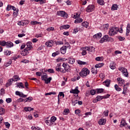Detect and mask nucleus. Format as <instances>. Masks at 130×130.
<instances>
[{
	"label": "nucleus",
	"instance_id": "obj_4",
	"mask_svg": "<svg viewBox=\"0 0 130 130\" xmlns=\"http://www.w3.org/2000/svg\"><path fill=\"white\" fill-rule=\"evenodd\" d=\"M57 15L58 16H60V17H63L64 19H67L68 18V13H66V12L63 11H60L57 12Z\"/></svg>",
	"mask_w": 130,
	"mask_h": 130
},
{
	"label": "nucleus",
	"instance_id": "obj_62",
	"mask_svg": "<svg viewBox=\"0 0 130 130\" xmlns=\"http://www.w3.org/2000/svg\"><path fill=\"white\" fill-rule=\"evenodd\" d=\"M100 77L101 79H104L105 78V75L103 73L100 74Z\"/></svg>",
	"mask_w": 130,
	"mask_h": 130
},
{
	"label": "nucleus",
	"instance_id": "obj_61",
	"mask_svg": "<svg viewBox=\"0 0 130 130\" xmlns=\"http://www.w3.org/2000/svg\"><path fill=\"white\" fill-rule=\"evenodd\" d=\"M66 44V49L67 48H69V49H71V46L70 45V44L69 43H67L65 44Z\"/></svg>",
	"mask_w": 130,
	"mask_h": 130
},
{
	"label": "nucleus",
	"instance_id": "obj_5",
	"mask_svg": "<svg viewBox=\"0 0 130 130\" xmlns=\"http://www.w3.org/2000/svg\"><path fill=\"white\" fill-rule=\"evenodd\" d=\"M119 71L122 72L123 75L124 77H128V72H127V70L123 67H120L118 69Z\"/></svg>",
	"mask_w": 130,
	"mask_h": 130
},
{
	"label": "nucleus",
	"instance_id": "obj_7",
	"mask_svg": "<svg viewBox=\"0 0 130 130\" xmlns=\"http://www.w3.org/2000/svg\"><path fill=\"white\" fill-rule=\"evenodd\" d=\"M95 9V6L94 5H89L86 9L87 13H90V12H93Z\"/></svg>",
	"mask_w": 130,
	"mask_h": 130
},
{
	"label": "nucleus",
	"instance_id": "obj_50",
	"mask_svg": "<svg viewBox=\"0 0 130 130\" xmlns=\"http://www.w3.org/2000/svg\"><path fill=\"white\" fill-rule=\"evenodd\" d=\"M59 96H60V97L62 96V98H64V94L62 92H60L58 95V98H59Z\"/></svg>",
	"mask_w": 130,
	"mask_h": 130
},
{
	"label": "nucleus",
	"instance_id": "obj_21",
	"mask_svg": "<svg viewBox=\"0 0 130 130\" xmlns=\"http://www.w3.org/2000/svg\"><path fill=\"white\" fill-rule=\"evenodd\" d=\"M130 32V24L129 23H128L126 26V35L127 36H128V34H129Z\"/></svg>",
	"mask_w": 130,
	"mask_h": 130
},
{
	"label": "nucleus",
	"instance_id": "obj_53",
	"mask_svg": "<svg viewBox=\"0 0 130 130\" xmlns=\"http://www.w3.org/2000/svg\"><path fill=\"white\" fill-rule=\"evenodd\" d=\"M1 45H2V46H6V45H7V42L5 41H1Z\"/></svg>",
	"mask_w": 130,
	"mask_h": 130
},
{
	"label": "nucleus",
	"instance_id": "obj_63",
	"mask_svg": "<svg viewBox=\"0 0 130 130\" xmlns=\"http://www.w3.org/2000/svg\"><path fill=\"white\" fill-rule=\"evenodd\" d=\"M5 125L7 128H9V127H10L11 126V124L9 122H5Z\"/></svg>",
	"mask_w": 130,
	"mask_h": 130
},
{
	"label": "nucleus",
	"instance_id": "obj_37",
	"mask_svg": "<svg viewBox=\"0 0 130 130\" xmlns=\"http://www.w3.org/2000/svg\"><path fill=\"white\" fill-rule=\"evenodd\" d=\"M103 66H104V64L103 63H98L95 66V68H96V69L99 68H102Z\"/></svg>",
	"mask_w": 130,
	"mask_h": 130
},
{
	"label": "nucleus",
	"instance_id": "obj_9",
	"mask_svg": "<svg viewBox=\"0 0 130 130\" xmlns=\"http://www.w3.org/2000/svg\"><path fill=\"white\" fill-rule=\"evenodd\" d=\"M33 48V44H32V42H27L26 43V49L27 50L30 51L31 49Z\"/></svg>",
	"mask_w": 130,
	"mask_h": 130
},
{
	"label": "nucleus",
	"instance_id": "obj_27",
	"mask_svg": "<svg viewBox=\"0 0 130 130\" xmlns=\"http://www.w3.org/2000/svg\"><path fill=\"white\" fill-rule=\"evenodd\" d=\"M118 9V6H117V4H114L112 5L111 7L112 11H115Z\"/></svg>",
	"mask_w": 130,
	"mask_h": 130
},
{
	"label": "nucleus",
	"instance_id": "obj_12",
	"mask_svg": "<svg viewBox=\"0 0 130 130\" xmlns=\"http://www.w3.org/2000/svg\"><path fill=\"white\" fill-rule=\"evenodd\" d=\"M78 89L79 87L77 86L75 89L71 90L70 93H72L73 94H79V93H80V90H79Z\"/></svg>",
	"mask_w": 130,
	"mask_h": 130
},
{
	"label": "nucleus",
	"instance_id": "obj_8",
	"mask_svg": "<svg viewBox=\"0 0 130 130\" xmlns=\"http://www.w3.org/2000/svg\"><path fill=\"white\" fill-rule=\"evenodd\" d=\"M17 24L19 26H25V25L29 24V21L27 20H22L21 21H19Z\"/></svg>",
	"mask_w": 130,
	"mask_h": 130
},
{
	"label": "nucleus",
	"instance_id": "obj_48",
	"mask_svg": "<svg viewBox=\"0 0 130 130\" xmlns=\"http://www.w3.org/2000/svg\"><path fill=\"white\" fill-rule=\"evenodd\" d=\"M37 3H38V2H40V4L41 5H42V4H45V0H35Z\"/></svg>",
	"mask_w": 130,
	"mask_h": 130
},
{
	"label": "nucleus",
	"instance_id": "obj_41",
	"mask_svg": "<svg viewBox=\"0 0 130 130\" xmlns=\"http://www.w3.org/2000/svg\"><path fill=\"white\" fill-rule=\"evenodd\" d=\"M69 113L70 110H69V109H65L63 111V114H64V115H67V114H69Z\"/></svg>",
	"mask_w": 130,
	"mask_h": 130
},
{
	"label": "nucleus",
	"instance_id": "obj_54",
	"mask_svg": "<svg viewBox=\"0 0 130 130\" xmlns=\"http://www.w3.org/2000/svg\"><path fill=\"white\" fill-rule=\"evenodd\" d=\"M55 43L57 45H61L63 44V42H62V41H57L55 42Z\"/></svg>",
	"mask_w": 130,
	"mask_h": 130
},
{
	"label": "nucleus",
	"instance_id": "obj_58",
	"mask_svg": "<svg viewBox=\"0 0 130 130\" xmlns=\"http://www.w3.org/2000/svg\"><path fill=\"white\" fill-rule=\"evenodd\" d=\"M59 54V52L57 51L56 52L53 53L52 55V56L54 57V56H56V55Z\"/></svg>",
	"mask_w": 130,
	"mask_h": 130
},
{
	"label": "nucleus",
	"instance_id": "obj_64",
	"mask_svg": "<svg viewBox=\"0 0 130 130\" xmlns=\"http://www.w3.org/2000/svg\"><path fill=\"white\" fill-rule=\"evenodd\" d=\"M47 31H53L54 30V27H49L47 29Z\"/></svg>",
	"mask_w": 130,
	"mask_h": 130
},
{
	"label": "nucleus",
	"instance_id": "obj_49",
	"mask_svg": "<svg viewBox=\"0 0 130 130\" xmlns=\"http://www.w3.org/2000/svg\"><path fill=\"white\" fill-rule=\"evenodd\" d=\"M91 95H95L96 94V90L95 89H91L90 91Z\"/></svg>",
	"mask_w": 130,
	"mask_h": 130
},
{
	"label": "nucleus",
	"instance_id": "obj_31",
	"mask_svg": "<svg viewBox=\"0 0 130 130\" xmlns=\"http://www.w3.org/2000/svg\"><path fill=\"white\" fill-rule=\"evenodd\" d=\"M24 110H25V111H32L34 110V108L30 107H27L24 108Z\"/></svg>",
	"mask_w": 130,
	"mask_h": 130
},
{
	"label": "nucleus",
	"instance_id": "obj_33",
	"mask_svg": "<svg viewBox=\"0 0 130 130\" xmlns=\"http://www.w3.org/2000/svg\"><path fill=\"white\" fill-rule=\"evenodd\" d=\"M16 87L17 88L19 87V88H21L22 89H24V88H25V86H24L22 82H19L17 84Z\"/></svg>",
	"mask_w": 130,
	"mask_h": 130
},
{
	"label": "nucleus",
	"instance_id": "obj_10",
	"mask_svg": "<svg viewBox=\"0 0 130 130\" xmlns=\"http://www.w3.org/2000/svg\"><path fill=\"white\" fill-rule=\"evenodd\" d=\"M54 43L53 41L49 40L45 43V45L47 46V47H52Z\"/></svg>",
	"mask_w": 130,
	"mask_h": 130
},
{
	"label": "nucleus",
	"instance_id": "obj_56",
	"mask_svg": "<svg viewBox=\"0 0 130 130\" xmlns=\"http://www.w3.org/2000/svg\"><path fill=\"white\" fill-rule=\"evenodd\" d=\"M20 97H22V98H25L26 97H27V95H25L22 93L20 92V93H19V95Z\"/></svg>",
	"mask_w": 130,
	"mask_h": 130
},
{
	"label": "nucleus",
	"instance_id": "obj_29",
	"mask_svg": "<svg viewBox=\"0 0 130 130\" xmlns=\"http://www.w3.org/2000/svg\"><path fill=\"white\" fill-rule=\"evenodd\" d=\"M83 22V19L82 18H78L77 19H76L74 21V23L75 24H80V23H82Z\"/></svg>",
	"mask_w": 130,
	"mask_h": 130
},
{
	"label": "nucleus",
	"instance_id": "obj_15",
	"mask_svg": "<svg viewBox=\"0 0 130 130\" xmlns=\"http://www.w3.org/2000/svg\"><path fill=\"white\" fill-rule=\"evenodd\" d=\"M29 50H27L26 48L24 49V50L23 51H22L21 52V55H22L23 56H25V55H27V54H28V53H29Z\"/></svg>",
	"mask_w": 130,
	"mask_h": 130
},
{
	"label": "nucleus",
	"instance_id": "obj_24",
	"mask_svg": "<svg viewBox=\"0 0 130 130\" xmlns=\"http://www.w3.org/2000/svg\"><path fill=\"white\" fill-rule=\"evenodd\" d=\"M103 84L105 85V86H106V87H109V85H110V80L108 79L104 82Z\"/></svg>",
	"mask_w": 130,
	"mask_h": 130
},
{
	"label": "nucleus",
	"instance_id": "obj_52",
	"mask_svg": "<svg viewBox=\"0 0 130 130\" xmlns=\"http://www.w3.org/2000/svg\"><path fill=\"white\" fill-rule=\"evenodd\" d=\"M109 112V111L108 110H106L104 112V114L105 116H108V113Z\"/></svg>",
	"mask_w": 130,
	"mask_h": 130
},
{
	"label": "nucleus",
	"instance_id": "obj_40",
	"mask_svg": "<svg viewBox=\"0 0 130 130\" xmlns=\"http://www.w3.org/2000/svg\"><path fill=\"white\" fill-rule=\"evenodd\" d=\"M102 99H104V96L98 95L96 96V100H97V101H101V100Z\"/></svg>",
	"mask_w": 130,
	"mask_h": 130
},
{
	"label": "nucleus",
	"instance_id": "obj_43",
	"mask_svg": "<svg viewBox=\"0 0 130 130\" xmlns=\"http://www.w3.org/2000/svg\"><path fill=\"white\" fill-rule=\"evenodd\" d=\"M5 109L0 107V115H3V114H5Z\"/></svg>",
	"mask_w": 130,
	"mask_h": 130
},
{
	"label": "nucleus",
	"instance_id": "obj_38",
	"mask_svg": "<svg viewBox=\"0 0 130 130\" xmlns=\"http://www.w3.org/2000/svg\"><path fill=\"white\" fill-rule=\"evenodd\" d=\"M51 80H52V78L51 77H49V78L46 79L45 80V84H49V83H50V81H51Z\"/></svg>",
	"mask_w": 130,
	"mask_h": 130
},
{
	"label": "nucleus",
	"instance_id": "obj_6",
	"mask_svg": "<svg viewBox=\"0 0 130 130\" xmlns=\"http://www.w3.org/2000/svg\"><path fill=\"white\" fill-rule=\"evenodd\" d=\"M62 67L64 68L65 73L66 72H71V67L68 63H63Z\"/></svg>",
	"mask_w": 130,
	"mask_h": 130
},
{
	"label": "nucleus",
	"instance_id": "obj_22",
	"mask_svg": "<svg viewBox=\"0 0 130 130\" xmlns=\"http://www.w3.org/2000/svg\"><path fill=\"white\" fill-rule=\"evenodd\" d=\"M126 124V122H125V120H124V119H122L121 121V124L120 125V127H123V126H125Z\"/></svg>",
	"mask_w": 130,
	"mask_h": 130
},
{
	"label": "nucleus",
	"instance_id": "obj_45",
	"mask_svg": "<svg viewBox=\"0 0 130 130\" xmlns=\"http://www.w3.org/2000/svg\"><path fill=\"white\" fill-rule=\"evenodd\" d=\"M56 94V92H48L45 93V95L47 96L48 95H55Z\"/></svg>",
	"mask_w": 130,
	"mask_h": 130
},
{
	"label": "nucleus",
	"instance_id": "obj_47",
	"mask_svg": "<svg viewBox=\"0 0 130 130\" xmlns=\"http://www.w3.org/2000/svg\"><path fill=\"white\" fill-rule=\"evenodd\" d=\"M47 78H48V76H47V74L42 76V77H41V79H42V81H45V80L46 79H47Z\"/></svg>",
	"mask_w": 130,
	"mask_h": 130
},
{
	"label": "nucleus",
	"instance_id": "obj_28",
	"mask_svg": "<svg viewBox=\"0 0 130 130\" xmlns=\"http://www.w3.org/2000/svg\"><path fill=\"white\" fill-rule=\"evenodd\" d=\"M8 82L7 84H6V87H9V86H11V85H12V83H13V82H14V80L13 79V78L10 79L9 80H8Z\"/></svg>",
	"mask_w": 130,
	"mask_h": 130
},
{
	"label": "nucleus",
	"instance_id": "obj_60",
	"mask_svg": "<svg viewBox=\"0 0 130 130\" xmlns=\"http://www.w3.org/2000/svg\"><path fill=\"white\" fill-rule=\"evenodd\" d=\"M6 101L7 103H11V102H12V99L11 98L6 99Z\"/></svg>",
	"mask_w": 130,
	"mask_h": 130
},
{
	"label": "nucleus",
	"instance_id": "obj_19",
	"mask_svg": "<svg viewBox=\"0 0 130 130\" xmlns=\"http://www.w3.org/2000/svg\"><path fill=\"white\" fill-rule=\"evenodd\" d=\"M6 46L7 48H10L14 46V44L11 42H6Z\"/></svg>",
	"mask_w": 130,
	"mask_h": 130
},
{
	"label": "nucleus",
	"instance_id": "obj_30",
	"mask_svg": "<svg viewBox=\"0 0 130 130\" xmlns=\"http://www.w3.org/2000/svg\"><path fill=\"white\" fill-rule=\"evenodd\" d=\"M117 81L119 82V84H122V85H124V80H123L121 78H118Z\"/></svg>",
	"mask_w": 130,
	"mask_h": 130
},
{
	"label": "nucleus",
	"instance_id": "obj_18",
	"mask_svg": "<svg viewBox=\"0 0 130 130\" xmlns=\"http://www.w3.org/2000/svg\"><path fill=\"white\" fill-rule=\"evenodd\" d=\"M110 68L111 69V70H114L115 69H116V66L115 62L112 61L110 63Z\"/></svg>",
	"mask_w": 130,
	"mask_h": 130
},
{
	"label": "nucleus",
	"instance_id": "obj_46",
	"mask_svg": "<svg viewBox=\"0 0 130 130\" xmlns=\"http://www.w3.org/2000/svg\"><path fill=\"white\" fill-rule=\"evenodd\" d=\"M77 63H78V64H86V62L81 61L80 60H78Z\"/></svg>",
	"mask_w": 130,
	"mask_h": 130
},
{
	"label": "nucleus",
	"instance_id": "obj_35",
	"mask_svg": "<svg viewBox=\"0 0 130 130\" xmlns=\"http://www.w3.org/2000/svg\"><path fill=\"white\" fill-rule=\"evenodd\" d=\"M30 23L31 25H37V24L39 25H41V24H42L41 22H38L37 21H31Z\"/></svg>",
	"mask_w": 130,
	"mask_h": 130
},
{
	"label": "nucleus",
	"instance_id": "obj_25",
	"mask_svg": "<svg viewBox=\"0 0 130 130\" xmlns=\"http://www.w3.org/2000/svg\"><path fill=\"white\" fill-rule=\"evenodd\" d=\"M127 93V87L124 86L123 89V92H122V94L124 95V96H126V93Z\"/></svg>",
	"mask_w": 130,
	"mask_h": 130
},
{
	"label": "nucleus",
	"instance_id": "obj_26",
	"mask_svg": "<svg viewBox=\"0 0 130 130\" xmlns=\"http://www.w3.org/2000/svg\"><path fill=\"white\" fill-rule=\"evenodd\" d=\"M55 120H56V117L55 116H52L51 117L50 120L49 121L50 123H52V124H53L54 122H55Z\"/></svg>",
	"mask_w": 130,
	"mask_h": 130
},
{
	"label": "nucleus",
	"instance_id": "obj_3",
	"mask_svg": "<svg viewBox=\"0 0 130 130\" xmlns=\"http://www.w3.org/2000/svg\"><path fill=\"white\" fill-rule=\"evenodd\" d=\"M60 67H61V64L60 63H58L55 67L56 71L57 72L62 73L63 74L66 73V71H64V69L60 68Z\"/></svg>",
	"mask_w": 130,
	"mask_h": 130
},
{
	"label": "nucleus",
	"instance_id": "obj_11",
	"mask_svg": "<svg viewBox=\"0 0 130 130\" xmlns=\"http://www.w3.org/2000/svg\"><path fill=\"white\" fill-rule=\"evenodd\" d=\"M109 36L108 35H105L103 38L100 40V43H103V42H105V41H107Z\"/></svg>",
	"mask_w": 130,
	"mask_h": 130
},
{
	"label": "nucleus",
	"instance_id": "obj_14",
	"mask_svg": "<svg viewBox=\"0 0 130 130\" xmlns=\"http://www.w3.org/2000/svg\"><path fill=\"white\" fill-rule=\"evenodd\" d=\"M106 123V119H100L99 121V124L100 125H104Z\"/></svg>",
	"mask_w": 130,
	"mask_h": 130
},
{
	"label": "nucleus",
	"instance_id": "obj_39",
	"mask_svg": "<svg viewBox=\"0 0 130 130\" xmlns=\"http://www.w3.org/2000/svg\"><path fill=\"white\" fill-rule=\"evenodd\" d=\"M115 89L116 91H117L118 92H119L121 90V88L120 87H119V86H118V85H117V84H115L114 86Z\"/></svg>",
	"mask_w": 130,
	"mask_h": 130
},
{
	"label": "nucleus",
	"instance_id": "obj_36",
	"mask_svg": "<svg viewBox=\"0 0 130 130\" xmlns=\"http://www.w3.org/2000/svg\"><path fill=\"white\" fill-rule=\"evenodd\" d=\"M96 93L99 94L100 93H103V92H104V89L103 88H98L96 89Z\"/></svg>",
	"mask_w": 130,
	"mask_h": 130
},
{
	"label": "nucleus",
	"instance_id": "obj_20",
	"mask_svg": "<svg viewBox=\"0 0 130 130\" xmlns=\"http://www.w3.org/2000/svg\"><path fill=\"white\" fill-rule=\"evenodd\" d=\"M70 28V25H63L60 27V30H63V29H67Z\"/></svg>",
	"mask_w": 130,
	"mask_h": 130
},
{
	"label": "nucleus",
	"instance_id": "obj_51",
	"mask_svg": "<svg viewBox=\"0 0 130 130\" xmlns=\"http://www.w3.org/2000/svg\"><path fill=\"white\" fill-rule=\"evenodd\" d=\"M109 27V24H104V30H108Z\"/></svg>",
	"mask_w": 130,
	"mask_h": 130
},
{
	"label": "nucleus",
	"instance_id": "obj_44",
	"mask_svg": "<svg viewBox=\"0 0 130 130\" xmlns=\"http://www.w3.org/2000/svg\"><path fill=\"white\" fill-rule=\"evenodd\" d=\"M98 3L99 5H100L101 6L104 5V1L103 0H98Z\"/></svg>",
	"mask_w": 130,
	"mask_h": 130
},
{
	"label": "nucleus",
	"instance_id": "obj_16",
	"mask_svg": "<svg viewBox=\"0 0 130 130\" xmlns=\"http://www.w3.org/2000/svg\"><path fill=\"white\" fill-rule=\"evenodd\" d=\"M102 36V34L101 32L98 33L95 35H94L93 37L94 38V39H99L100 38H101Z\"/></svg>",
	"mask_w": 130,
	"mask_h": 130
},
{
	"label": "nucleus",
	"instance_id": "obj_1",
	"mask_svg": "<svg viewBox=\"0 0 130 130\" xmlns=\"http://www.w3.org/2000/svg\"><path fill=\"white\" fill-rule=\"evenodd\" d=\"M89 74H90V71H89L87 68H83L79 73V75L80 77H82V78H86L87 75H89Z\"/></svg>",
	"mask_w": 130,
	"mask_h": 130
},
{
	"label": "nucleus",
	"instance_id": "obj_57",
	"mask_svg": "<svg viewBox=\"0 0 130 130\" xmlns=\"http://www.w3.org/2000/svg\"><path fill=\"white\" fill-rule=\"evenodd\" d=\"M11 9L14 11V12H15V11L16 14H18V13H19L18 10L16 9V7L12 6Z\"/></svg>",
	"mask_w": 130,
	"mask_h": 130
},
{
	"label": "nucleus",
	"instance_id": "obj_32",
	"mask_svg": "<svg viewBox=\"0 0 130 130\" xmlns=\"http://www.w3.org/2000/svg\"><path fill=\"white\" fill-rule=\"evenodd\" d=\"M69 63L71 64H74L75 63V59L73 57H70L69 58Z\"/></svg>",
	"mask_w": 130,
	"mask_h": 130
},
{
	"label": "nucleus",
	"instance_id": "obj_2",
	"mask_svg": "<svg viewBox=\"0 0 130 130\" xmlns=\"http://www.w3.org/2000/svg\"><path fill=\"white\" fill-rule=\"evenodd\" d=\"M117 30H118L117 27H112L109 31V35L110 36H113V35H115V34L117 33Z\"/></svg>",
	"mask_w": 130,
	"mask_h": 130
},
{
	"label": "nucleus",
	"instance_id": "obj_23",
	"mask_svg": "<svg viewBox=\"0 0 130 130\" xmlns=\"http://www.w3.org/2000/svg\"><path fill=\"white\" fill-rule=\"evenodd\" d=\"M81 25L82 27H84V28H88V26H89V23L87 21H84L81 23Z\"/></svg>",
	"mask_w": 130,
	"mask_h": 130
},
{
	"label": "nucleus",
	"instance_id": "obj_17",
	"mask_svg": "<svg viewBox=\"0 0 130 130\" xmlns=\"http://www.w3.org/2000/svg\"><path fill=\"white\" fill-rule=\"evenodd\" d=\"M60 51L62 54H64L66 52H67V47L66 46H63L60 49Z\"/></svg>",
	"mask_w": 130,
	"mask_h": 130
},
{
	"label": "nucleus",
	"instance_id": "obj_55",
	"mask_svg": "<svg viewBox=\"0 0 130 130\" xmlns=\"http://www.w3.org/2000/svg\"><path fill=\"white\" fill-rule=\"evenodd\" d=\"M12 6L11 5H8L6 8V11H11Z\"/></svg>",
	"mask_w": 130,
	"mask_h": 130
},
{
	"label": "nucleus",
	"instance_id": "obj_59",
	"mask_svg": "<svg viewBox=\"0 0 130 130\" xmlns=\"http://www.w3.org/2000/svg\"><path fill=\"white\" fill-rule=\"evenodd\" d=\"M26 100L27 101H28V102H31V101L33 100V98L29 96L28 98H26Z\"/></svg>",
	"mask_w": 130,
	"mask_h": 130
},
{
	"label": "nucleus",
	"instance_id": "obj_42",
	"mask_svg": "<svg viewBox=\"0 0 130 130\" xmlns=\"http://www.w3.org/2000/svg\"><path fill=\"white\" fill-rule=\"evenodd\" d=\"M91 72L92 74H97V73H98L97 68H96L95 67V68H92Z\"/></svg>",
	"mask_w": 130,
	"mask_h": 130
},
{
	"label": "nucleus",
	"instance_id": "obj_13",
	"mask_svg": "<svg viewBox=\"0 0 130 130\" xmlns=\"http://www.w3.org/2000/svg\"><path fill=\"white\" fill-rule=\"evenodd\" d=\"M85 49L89 52H95V48L93 47H85Z\"/></svg>",
	"mask_w": 130,
	"mask_h": 130
},
{
	"label": "nucleus",
	"instance_id": "obj_34",
	"mask_svg": "<svg viewBox=\"0 0 130 130\" xmlns=\"http://www.w3.org/2000/svg\"><path fill=\"white\" fill-rule=\"evenodd\" d=\"M14 82H17V81H19L20 80V78H19V76L18 75H15L14 77H13V78H12Z\"/></svg>",
	"mask_w": 130,
	"mask_h": 130
}]
</instances>
